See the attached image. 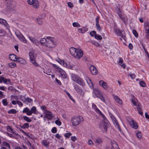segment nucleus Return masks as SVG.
<instances>
[{
	"instance_id": "obj_1",
	"label": "nucleus",
	"mask_w": 149,
	"mask_h": 149,
	"mask_svg": "<svg viewBox=\"0 0 149 149\" xmlns=\"http://www.w3.org/2000/svg\"><path fill=\"white\" fill-rule=\"evenodd\" d=\"M40 43L41 45L48 48H54L56 45L54 38L51 37H47L46 39L44 38H41Z\"/></svg>"
},
{
	"instance_id": "obj_2",
	"label": "nucleus",
	"mask_w": 149,
	"mask_h": 149,
	"mask_svg": "<svg viewBox=\"0 0 149 149\" xmlns=\"http://www.w3.org/2000/svg\"><path fill=\"white\" fill-rule=\"evenodd\" d=\"M70 52L74 57L79 59L81 58L83 54V52L81 50L74 47L70 48Z\"/></svg>"
},
{
	"instance_id": "obj_3",
	"label": "nucleus",
	"mask_w": 149,
	"mask_h": 149,
	"mask_svg": "<svg viewBox=\"0 0 149 149\" xmlns=\"http://www.w3.org/2000/svg\"><path fill=\"white\" fill-rule=\"evenodd\" d=\"M84 121L83 117L81 116H74L71 119V122L73 125L76 126Z\"/></svg>"
},
{
	"instance_id": "obj_4",
	"label": "nucleus",
	"mask_w": 149,
	"mask_h": 149,
	"mask_svg": "<svg viewBox=\"0 0 149 149\" xmlns=\"http://www.w3.org/2000/svg\"><path fill=\"white\" fill-rule=\"evenodd\" d=\"M131 96L132 98L131 99V102L134 105L137 107V109L139 113L141 115H142L143 112L142 111V109L140 107V104L138 102H136L135 100L136 99V98L134 95H131Z\"/></svg>"
},
{
	"instance_id": "obj_5",
	"label": "nucleus",
	"mask_w": 149,
	"mask_h": 149,
	"mask_svg": "<svg viewBox=\"0 0 149 149\" xmlns=\"http://www.w3.org/2000/svg\"><path fill=\"white\" fill-rule=\"evenodd\" d=\"M72 79L73 81L81 85H84V81L79 77L74 74H72L71 75Z\"/></svg>"
},
{
	"instance_id": "obj_6",
	"label": "nucleus",
	"mask_w": 149,
	"mask_h": 149,
	"mask_svg": "<svg viewBox=\"0 0 149 149\" xmlns=\"http://www.w3.org/2000/svg\"><path fill=\"white\" fill-rule=\"evenodd\" d=\"M108 123L105 121H102L100 123L99 125V127L102 130V132L104 133L107 132V130Z\"/></svg>"
},
{
	"instance_id": "obj_7",
	"label": "nucleus",
	"mask_w": 149,
	"mask_h": 149,
	"mask_svg": "<svg viewBox=\"0 0 149 149\" xmlns=\"http://www.w3.org/2000/svg\"><path fill=\"white\" fill-rule=\"evenodd\" d=\"M93 91L95 95L97 97L100 98L103 102H105L104 97L102 95L101 92L98 89L95 88Z\"/></svg>"
},
{
	"instance_id": "obj_8",
	"label": "nucleus",
	"mask_w": 149,
	"mask_h": 149,
	"mask_svg": "<svg viewBox=\"0 0 149 149\" xmlns=\"http://www.w3.org/2000/svg\"><path fill=\"white\" fill-rule=\"evenodd\" d=\"M29 56L30 60L31 63L33 64L35 66L37 67L39 66V65L35 61L34 56L33 53L30 52L29 53Z\"/></svg>"
},
{
	"instance_id": "obj_9",
	"label": "nucleus",
	"mask_w": 149,
	"mask_h": 149,
	"mask_svg": "<svg viewBox=\"0 0 149 149\" xmlns=\"http://www.w3.org/2000/svg\"><path fill=\"white\" fill-rule=\"evenodd\" d=\"M28 3L31 5H32L35 8H37L39 6V3L37 0H27Z\"/></svg>"
},
{
	"instance_id": "obj_10",
	"label": "nucleus",
	"mask_w": 149,
	"mask_h": 149,
	"mask_svg": "<svg viewBox=\"0 0 149 149\" xmlns=\"http://www.w3.org/2000/svg\"><path fill=\"white\" fill-rule=\"evenodd\" d=\"M111 117L114 124L117 126V127L118 128L119 131L121 132V130L120 128V126L115 117L113 116H111Z\"/></svg>"
},
{
	"instance_id": "obj_11",
	"label": "nucleus",
	"mask_w": 149,
	"mask_h": 149,
	"mask_svg": "<svg viewBox=\"0 0 149 149\" xmlns=\"http://www.w3.org/2000/svg\"><path fill=\"white\" fill-rule=\"evenodd\" d=\"M56 68L58 69V71L59 73L61 75V77L63 78H66V74L65 71L61 69V68H59L58 67H57Z\"/></svg>"
},
{
	"instance_id": "obj_12",
	"label": "nucleus",
	"mask_w": 149,
	"mask_h": 149,
	"mask_svg": "<svg viewBox=\"0 0 149 149\" xmlns=\"http://www.w3.org/2000/svg\"><path fill=\"white\" fill-rule=\"evenodd\" d=\"M115 32L118 35L121 36L122 38H124L125 37L124 35V31L119 29H115Z\"/></svg>"
},
{
	"instance_id": "obj_13",
	"label": "nucleus",
	"mask_w": 149,
	"mask_h": 149,
	"mask_svg": "<svg viewBox=\"0 0 149 149\" xmlns=\"http://www.w3.org/2000/svg\"><path fill=\"white\" fill-rule=\"evenodd\" d=\"M145 32L146 34V36L147 39L149 38V24L147 23L145 25Z\"/></svg>"
},
{
	"instance_id": "obj_14",
	"label": "nucleus",
	"mask_w": 149,
	"mask_h": 149,
	"mask_svg": "<svg viewBox=\"0 0 149 149\" xmlns=\"http://www.w3.org/2000/svg\"><path fill=\"white\" fill-rule=\"evenodd\" d=\"M75 89L77 91V92L80 94L81 96H83L84 95L85 92L81 88L78 86L75 87Z\"/></svg>"
},
{
	"instance_id": "obj_15",
	"label": "nucleus",
	"mask_w": 149,
	"mask_h": 149,
	"mask_svg": "<svg viewBox=\"0 0 149 149\" xmlns=\"http://www.w3.org/2000/svg\"><path fill=\"white\" fill-rule=\"evenodd\" d=\"M99 83L100 85L104 89H107L108 88V86L107 84L103 80H100L99 81Z\"/></svg>"
},
{
	"instance_id": "obj_16",
	"label": "nucleus",
	"mask_w": 149,
	"mask_h": 149,
	"mask_svg": "<svg viewBox=\"0 0 149 149\" xmlns=\"http://www.w3.org/2000/svg\"><path fill=\"white\" fill-rule=\"evenodd\" d=\"M15 34L17 37L21 41H22L24 43L26 42V41L25 38L22 34L20 33L18 34L16 33H15Z\"/></svg>"
},
{
	"instance_id": "obj_17",
	"label": "nucleus",
	"mask_w": 149,
	"mask_h": 149,
	"mask_svg": "<svg viewBox=\"0 0 149 149\" xmlns=\"http://www.w3.org/2000/svg\"><path fill=\"white\" fill-rule=\"evenodd\" d=\"M90 70L91 72L93 74H95L97 73V70L96 68L93 65H91L90 66Z\"/></svg>"
},
{
	"instance_id": "obj_18",
	"label": "nucleus",
	"mask_w": 149,
	"mask_h": 149,
	"mask_svg": "<svg viewBox=\"0 0 149 149\" xmlns=\"http://www.w3.org/2000/svg\"><path fill=\"white\" fill-rule=\"evenodd\" d=\"M45 112L46 115V118L49 120L52 119V113L51 112L47 110H45Z\"/></svg>"
},
{
	"instance_id": "obj_19",
	"label": "nucleus",
	"mask_w": 149,
	"mask_h": 149,
	"mask_svg": "<svg viewBox=\"0 0 149 149\" xmlns=\"http://www.w3.org/2000/svg\"><path fill=\"white\" fill-rule=\"evenodd\" d=\"M111 143L112 146L111 149H118L119 148L118 146L115 141H111Z\"/></svg>"
},
{
	"instance_id": "obj_20",
	"label": "nucleus",
	"mask_w": 149,
	"mask_h": 149,
	"mask_svg": "<svg viewBox=\"0 0 149 149\" xmlns=\"http://www.w3.org/2000/svg\"><path fill=\"white\" fill-rule=\"evenodd\" d=\"M130 124L132 127L135 129H136L138 128V126L136 123L134 122V120H132L130 122Z\"/></svg>"
},
{
	"instance_id": "obj_21",
	"label": "nucleus",
	"mask_w": 149,
	"mask_h": 149,
	"mask_svg": "<svg viewBox=\"0 0 149 149\" xmlns=\"http://www.w3.org/2000/svg\"><path fill=\"white\" fill-rule=\"evenodd\" d=\"M9 58L11 60L16 62V60L17 57V56L16 55L12 54L9 55Z\"/></svg>"
},
{
	"instance_id": "obj_22",
	"label": "nucleus",
	"mask_w": 149,
	"mask_h": 149,
	"mask_svg": "<svg viewBox=\"0 0 149 149\" xmlns=\"http://www.w3.org/2000/svg\"><path fill=\"white\" fill-rule=\"evenodd\" d=\"M42 144L45 147L47 148L49 146V142L46 140H43L42 142Z\"/></svg>"
},
{
	"instance_id": "obj_23",
	"label": "nucleus",
	"mask_w": 149,
	"mask_h": 149,
	"mask_svg": "<svg viewBox=\"0 0 149 149\" xmlns=\"http://www.w3.org/2000/svg\"><path fill=\"white\" fill-rule=\"evenodd\" d=\"M36 109L35 107L33 106L32 107L31 109V110H30L29 113H28V114H30V115H31L32 113H36Z\"/></svg>"
},
{
	"instance_id": "obj_24",
	"label": "nucleus",
	"mask_w": 149,
	"mask_h": 149,
	"mask_svg": "<svg viewBox=\"0 0 149 149\" xmlns=\"http://www.w3.org/2000/svg\"><path fill=\"white\" fill-rule=\"evenodd\" d=\"M16 62H19L21 64H24L26 62L25 60L21 58L17 57L16 60Z\"/></svg>"
},
{
	"instance_id": "obj_25",
	"label": "nucleus",
	"mask_w": 149,
	"mask_h": 149,
	"mask_svg": "<svg viewBox=\"0 0 149 149\" xmlns=\"http://www.w3.org/2000/svg\"><path fill=\"white\" fill-rule=\"evenodd\" d=\"M123 59L121 58H119V59L118 63H119L120 65L122 66L124 68H125L126 65L125 64L123 63Z\"/></svg>"
},
{
	"instance_id": "obj_26",
	"label": "nucleus",
	"mask_w": 149,
	"mask_h": 149,
	"mask_svg": "<svg viewBox=\"0 0 149 149\" xmlns=\"http://www.w3.org/2000/svg\"><path fill=\"white\" fill-rule=\"evenodd\" d=\"M114 98L115 99V101L119 104H121L122 103V101L119 97L117 96H114Z\"/></svg>"
},
{
	"instance_id": "obj_27",
	"label": "nucleus",
	"mask_w": 149,
	"mask_h": 149,
	"mask_svg": "<svg viewBox=\"0 0 149 149\" xmlns=\"http://www.w3.org/2000/svg\"><path fill=\"white\" fill-rule=\"evenodd\" d=\"M95 142L98 144H101L102 143L103 141L101 138H98L95 140Z\"/></svg>"
},
{
	"instance_id": "obj_28",
	"label": "nucleus",
	"mask_w": 149,
	"mask_h": 149,
	"mask_svg": "<svg viewBox=\"0 0 149 149\" xmlns=\"http://www.w3.org/2000/svg\"><path fill=\"white\" fill-rule=\"evenodd\" d=\"M36 21L39 25H41L42 24V21L41 18L39 17L36 18Z\"/></svg>"
},
{
	"instance_id": "obj_29",
	"label": "nucleus",
	"mask_w": 149,
	"mask_h": 149,
	"mask_svg": "<svg viewBox=\"0 0 149 149\" xmlns=\"http://www.w3.org/2000/svg\"><path fill=\"white\" fill-rule=\"evenodd\" d=\"M30 111L29 109L27 107H26L24 108L22 111L23 113H26V114L27 115L30 116V114H28V113H29Z\"/></svg>"
},
{
	"instance_id": "obj_30",
	"label": "nucleus",
	"mask_w": 149,
	"mask_h": 149,
	"mask_svg": "<svg viewBox=\"0 0 149 149\" xmlns=\"http://www.w3.org/2000/svg\"><path fill=\"white\" fill-rule=\"evenodd\" d=\"M20 127L23 129L27 128L29 127V124L27 123H24L22 125H20Z\"/></svg>"
},
{
	"instance_id": "obj_31",
	"label": "nucleus",
	"mask_w": 149,
	"mask_h": 149,
	"mask_svg": "<svg viewBox=\"0 0 149 149\" xmlns=\"http://www.w3.org/2000/svg\"><path fill=\"white\" fill-rule=\"evenodd\" d=\"M0 23L6 26L7 24L6 21V20L0 18Z\"/></svg>"
},
{
	"instance_id": "obj_32",
	"label": "nucleus",
	"mask_w": 149,
	"mask_h": 149,
	"mask_svg": "<svg viewBox=\"0 0 149 149\" xmlns=\"http://www.w3.org/2000/svg\"><path fill=\"white\" fill-rule=\"evenodd\" d=\"M24 119L28 122H30L32 120L28 117L25 116L23 117Z\"/></svg>"
},
{
	"instance_id": "obj_33",
	"label": "nucleus",
	"mask_w": 149,
	"mask_h": 149,
	"mask_svg": "<svg viewBox=\"0 0 149 149\" xmlns=\"http://www.w3.org/2000/svg\"><path fill=\"white\" fill-rule=\"evenodd\" d=\"M118 15L119 17L124 22H125V17L123 15H122L121 12H119L118 13Z\"/></svg>"
},
{
	"instance_id": "obj_34",
	"label": "nucleus",
	"mask_w": 149,
	"mask_h": 149,
	"mask_svg": "<svg viewBox=\"0 0 149 149\" xmlns=\"http://www.w3.org/2000/svg\"><path fill=\"white\" fill-rule=\"evenodd\" d=\"M8 65L11 68H13L16 66V64L14 62L10 63H8Z\"/></svg>"
},
{
	"instance_id": "obj_35",
	"label": "nucleus",
	"mask_w": 149,
	"mask_h": 149,
	"mask_svg": "<svg viewBox=\"0 0 149 149\" xmlns=\"http://www.w3.org/2000/svg\"><path fill=\"white\" fill-rule=\"evenodd\" d=\"M2 102L4 106H6L8 105V102H7V100L6 99H3L2 100Z\"/></svg>"
},
{
	"instance_id": "obj_36",
	"label": "nucleus",
	"mask_w": 149,
	"mask_h": 149,
	"mask_svg": "<svg viewBox=\"0 0 149 149\" xmlns=\"http://www.w3.org/2000/svg\"><path fill=\"white\" fill-rule=\"evenodd\" d=\"M65 92L67 94L69 98L73 102H75V100L72 98L71 96L70 95V94L67 91H65Z\"/></svg>"
},
{
	"instance_id": "obj_37",
	"label": "nucleus",
	"mask_w": 149,
	"mask_h": 149,
	"mask_svg": "<svg viewBox=\"0 0 149 149\" xmlns=\"http://www.w3.org/2000/svg\"><path fill=\"white\" fill-rule=\"evenodd\" d=\"M17 111L15 109H12L9 110L8 111V113L9 114L15 113H16Z\"/></svg>"
},
{
	"instance_id": "obj_38",
	"label": "nucleus",
	"mask_w": 149,
	"mask_h": 149,
	"mask_svg": "<svg viewBox=\"0 0 149 149\" xmlns=\"http://www.w3.org/2000/svg\"><path fill=\"white\" fill-rule=\"evenodd\" d=\"M7 129L8 131L9 132H12L13 134H15L14 132L13 131V129L9 126L7 127Z\"/></svg>"
},
{
	"instance_id": "obj_39",
	"label": "nucleus",
	"mask_w": 149,
	"mask_h": 149,
	"mask_svg": "<svg viewBox=\"0 0 149 149\" xmlns=\"http://www.w3.org/2000/svg\"><path fill=\"white\" fill-rule=\"evenodd\" d=\"M3 145L6 147L8 148L9 149L10 148V146L9 143L6 141H3Z\"/></svg>"
},
{
	"instance_id": "obj_40",
	"label": "nucleus",
	"mask_w": 149,
	"mask_h": 149,
	"mask_svg": "<svg viewBox=\"0 0 149 149\" xmlns=\"http://www.w3.org/2000/svg\"><path fill=\"white\" fill-rule=\"evenodd\" d=\"M55 123L58 126H60L61 125V123L59 120V119L58 118L57 120H56L55 122Z\"/></svg>"
},
{
	"instance_id": "obj_41",
	"label": "nucleus",
	"mask_w": 149,
	"mask_h": 149,
	"mask_svg": "<svg viewBox=\"0 0 149 149\" xmlns=\"http://www.w3.org/2000/svg\"><path fill=\"white\" fill-rule=\"evenodd\" d=\"M95 38L97 39V40H101L102 39V36L98 34H97L95 35Z\"/></svg>"
},
{
	"instance_id": "obj_42",
	"label": "nucleus",
	"mask_w": 149,
	"mask_h": 149,
	"mask_svg": "<svg viewBox=\"0 0 149 149\" xmlns=\"http://www.w3.org/2000/svg\"><path fill=\"white\" fill-rule=\"evenodd\" d=\"M136 135L137 137L139 139H141V138L142 136L141 133L140 132H139L136 134Z\"/></svg>"
},
{
	"instance_id": "obj_43",
	"label": "nucleus",
	"mask_w": 149,
	"mask_h": 149,
	"mask_svg": "<svg viewBox=\"0 0 149 149\" xmlns=\"http://www.w3.org/2000/svg\"><path fill=\"white\" fill-rule=\"evenodd\" d=\"M72 25L74 27H79L80 26V24L78 22H74L73 23Z\"/></svg>"
},
{
	"instance_id": "obj_44",
	"label": "nucleus",
	"mask_w": 149,
	"mask_h": 149,
	"mask_svg": "<svg viewBox=\"0 0 149 149\" xmlns=\"http://www.w3.org/2000/svg\"><path fill=\"white\" fill-rule=\"evenodd\" d=\"M20 99L24 102H26V98L24 96H21L20 97Z\"/></svg>"
},
{
	"instance_id": "obj_45",
	"label": "nucleus",
	"mask_w": 149,
	"mask_h": 149,
	"mask_svg": "<svg viewBox=\"0 0 149 149\" xmlns=\"http://www.w3.org/2000/svg\"><path fill=\"white\" fill-rule=\"evenodd\" d=\"M7 4L8 7H10L12 4V0H8V2L7 3Z\"/></svg>"
},
{
	"instance_id": "obj_46",
	"label": "nucleus",
	"mask_w": 149,
	"mask_h": 149,
	"mask_svg": "<svg viewBox=\"0 0 149 149\" xmlns=\"http://www.w3.org/2000/svg\"><path fill=\"white\" fill-rule=\"evenodd\" d=\"M86 80L87 81V82L88 84H89L88 81H89L92 84V88H93V83H92V81H91V79L89 77H86Z\"/></svg>"
},
{
	"instance_id": "obj_47",
	"label": "nucleus",
	"mask_w": 149,
	"mask_h": 149,
	"mask_svg": "<svg viewBox=\"0 0 149 149\" xmlns=\"http://www.w3.org/2000/svg\"><path fill=\"white\" fill-rule=\"evenodd\" d=\"M90 35L92 36H95V35L96 34V32L95 31H91L90 33Z\"/></svg>"
},
{
	"instance_id": "obj_48",
	"label": "nucleus",
	"mask_w": 149,
	"mask_h": 149,
	"mask_svg": "<svg viewBox=\"0 0 149 149\" xmlns=\"http://www.w3.org/2000/svg\"><path fill=\"white\" fill-rule=\"evenodd\" d=\"M132 32L133 34L136 37H137L138 36V33H137L136 31L135 30H133L132 31Z\"/></svg>"
},
{
	"instance_id": "obj_49",
	"label": "nucleus",
	"mask_w": 149,
	"mask_h": 149,
	"mask_svg": "<svg viewBox=\"0 0 149 149\" xmlns=\"http://www.w3.org/2000/svg\"><path fill=\"white\" fill-rule=\"evenodd\" d=\"M139 84L142 87H145L146 86V84L145 82L143 81H140L139 82Z\"/></svg>"
},
{
	"instance_id": "obj_50",
	"label": "nucleus",
	"mask_w": 149,
	"mask_h": 149,
	"mask_svg": "<svg viewBox=\"0 0 149 149\" xmlns=\"http://www.w3.org/2000/svg\"><path fill=\"white\" fill-rule=\"evenodd\" d=\"M96 26L97 30L100 31L101 30V28L99 24H96Z\"/></svg>"
},
{
	"instance_id": "obj_51",
	"label": "nucleus",
	"mask_w": 149,
	"mask_h": 149,
	"mask_svg": "<svg viewBox=\"0 0 149 149\" xmlns=\"http://www.w3.org/2000/svg\"><path fill=\"white\" fill-rule=\"evenodd\" d=\"M88 144L89 146H91L93 145V142L91 140H89L88 142Z\"/></svg>"
},
{
	"instance_id": "obj_52",
	"label": "nucleus",
	"mask_w": 149,
	"mask_h": 149,
	"mask_svg": "<svg viewBox=\"0 0 149 149\" xmlns=\"http://www.w3.org/2000/svg\"><path fill=\"white\" fill-rule=\"evenodd\" d=\"M15 149H27V148L24 146H23L21 148L19 147H17L15 148Z\"/></svg>"
},
{
	"instance_id": "obj_53",
	"label": "nucleus",
	"mask_w": 149,
	"mask_h": 149,
	"mask_svg": "<svg viewBox=\"0 0 149 149\" xmlns=\"http://www.w3.org/2000/svg\"><path fill=\"white\" fill-rule=\"evenodd\" d=\"M72 134L70 133H66L65 135V136L67 138H69L70 136Z\"/></svg>"
},
{
	"instance_id": "obj_54",
	"label": "nucleus",
	"mask_w": 149,
	"mask_h": 149,
	"mask_svg": "<svg viewBox=\"0 0 149 149\" xmlns=\"http://www.w3.org/2000/svg\"><path fill=\"white\" fill-rule=\"evenodd\" d=\"M26 102H27L31 103L32 102V100L31 98L27 97V98H26Z\"/></svg>"
},
{
	"instance_id": "obj_55",
	"label": "nucleus",
	"mask_w": 149,
	"mask_h": 149,
	"mask_svg": "<svg viewBox=\"0 0 149 149\" xmlns=\"http://www.w3.org/2000/svg\"><path fill=\"white\" fill-rule=\"evenodd\" d=\"M52 132L53 133H56L57 132L56 128L55 127H53L52 130Z\"/></svg>"
},
{
	"instance_id": "obj_56",
	"label": "nucleus",
	"mask_w": 149,
	"mask_h": 149,
	"mask_svg": "<svg viewBox=\"0 0 149 149\" xmlns=\"http://www.w3.org/2000/svg\"><path fill=\"white\" fill-rule=\"evenodd\" d=\"M130 76L132 79H134L136 77V75L134 74H130Z\"/></svg>"
},
{
	"instance_id": "obj_57",
	"label": "nucleus",
	"mask_w": 149,
	"mask_h": 149,
	"mask_svg": "<svg viewBox=\"0 0 149 149\" xmlns=\"http://www.w3.org/2000/svg\"><path fill=\"white\" fill-rule=\"evenodd\" d=\"M71 140L73 141H75L77 139V138L75 136H71Z\"/></svg>"
},
{
	"instance_id": "obj_58",
	"label": "nucleus",
	"mask_w": 149,
	"mask_h": 149,
	"mask_svg": "<svg viewBox=\"0 0 149 149\" xmlns=\"http://www.w3.org/2000/svg\"><path fill=\"white\" fill-rule=\"evenodd\" d=\"M68 5L70 8H72L73 6L72 3L70 2L68 3Z\"/></svg>"
},
{
	"instance_id": "obj_59",
	"label": "nucleus",
	"mask_w": 149,
	"mask_h": 149,
	"mask_svg": "<svg viewBox=\"0 0 149 149\" xmlns=\"http://www.w3.org/2000/svg\"><path fill=\"white\" fill-rule=\"evenodd\" d=\"M5 34V32L3 30H0V36H2Z\"/></svg>"
},
{
	"instance_id": "obj_60",
	"label": "nucleus",
	"mask_w": 149,
	"mask_h": 149,
	"mask_svg": "<svg viewBox=\"0 0 149 149\" xmlns=\"http://www.w3.org/2000/svg\"><path fill=\"white\" fill-rule=\"evenodd\" d=\"M83 29H78V32L80 33H84L86 32V30H85L84 32L83 31Z\"/></svg>"
},
{
	"instance_id": "obj_61",
	"label": "nucleus",
	"mask_w": 149,
	"mask_h": 149,
	"mask_svg": "<svg viewBox=\"0 0 149 149\" xmlns=\"http://www.w3.org/2000/svg\"><path fill=\"white\" fill-rule=\"evenodd\" d=\"M40 42H39L38 40L35 39V41L34 42V44L38 45Z\"/></svg>"
},
{
	"instance_id": "obj_62",
	"label": "nucleus",
	"mask_w": 149,
	"mask_h": 149,
	"mask_svg": "<svg viewBox=\"0 0 149 149\" xmlns=\"http://www.w3.org/2000/svg\"><path fill=\"white\" fill-rule=\"evenodd\" d=\"M4 79V78L3 77L0 76V83H1Z\"/></svg>"
},
{
	"instance_id": "obj_63",
	"label": "nucleus",
	"mask_w": 149,
	"mask_h": 149,
	"mask_svg": "<svg viewBox=\"0 0 149 149\" xmlns=\"http://www.w3.org/2000/svg\"><path fill=\"white\" fill-rule=\"evenodd\" d=\"M29 39L34 44V42L35 41V39L34 38H31L30 37H29Z\"/></svg>"
},
{
	"instance_id": "obj_64",
	"label": "nucleus",
	"mask_w": 149,
	"mask_h": 149,
	"mask_svg": "<svg viewBox=\"0 0 149 149\" xmlns=\"http://www.w3.org/2000/svg\"><path fill=\"white\" fill-rule=\"evenodd\" d=\"M41 109L42 110H46V107L44 106V105H42L41 107Z\"/></svg>"
}]
</instances>
